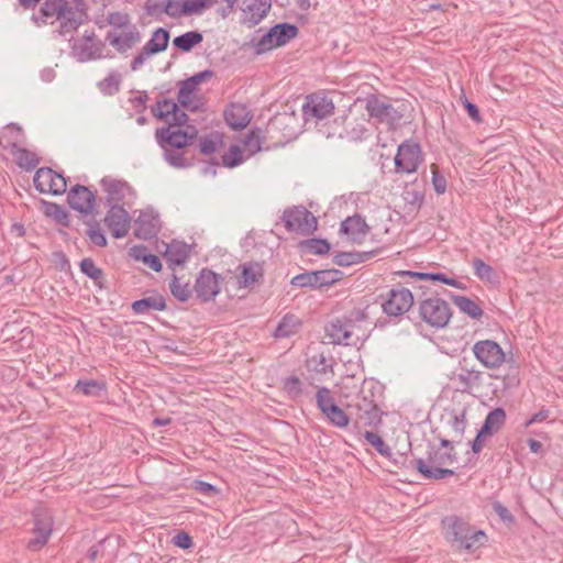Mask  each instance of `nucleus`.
<instances>
[{"label":"nucleus","instance_id":"obj_13","mask_svg":"<svg viewBox=\"0 0 563 563\" xmlns=\"http://www.w3.org/2000/svg\"><path fill=\"white\" fill-rule=\"evenodd\" d=\"M334 112L333 100L323 92H314L306 97L302 114L307 122L322 121Z\"/></svg>","mask_w":563,"mask_h":563},{"label":"nucleus","instance_id":"obj_10","mask_svg":"<svg viewBox=\"0 0 563 563\" xmlns=\"http://www.w3.org/2000/svg\"><path fill=\"white\" fill-rule=\"evenodd\" d=\"M70 49L77 60L85 63L100 59L104 49V43L96 37L93 30L85 31L80 38L74 40Z\"/></svg>","mask_w":563,"mask_h":563},{"label":"nucleus","instance_id":"obj_39","mask_svg":"<svg viewBox=\"0 0 563 563\" xmlns=\"http://www.w3.org/2000/svg\"><path fill=\"white\" fill-rule=\"evenodd\" d=\"M212 77L213 71L210 69H205L180 81V97H190L199 84L207 81Z\"/></svg>","mask_w":563,"mask_h":563},{"label":"nucleus","instance_id":"obj_28","mask_svg":"<svg viewBox=\"0 0 563 563\" xmlns=\"http://www.w3.org/2000/svg\"><path fill=\"white\" fill-rule=\"evenodd\" d=\"M189 254L190 247L188 244L173 241L167 245L166 251L164 252V258L169 264V266H179L187 262Z\"/></svg>","mask_w":563,"mask_h":563},{"label":"nucleus","instance_id":"obj_14","mask_svg":"<svg viewBox=\"0 0 563 563\" xmlns=\"http://www.w3.org/2000/svg\"><path fill=\"white\" fill-rule=\"evenodd\" d=\"M472 351L476 360L486 368L496 369L506 361V354L501 346L493 340L477 341Z\"/></svg>","mask_w":563,"mask_h":563},{"label":"nucleus","instance_id":"obj_48","mask_svg":"<svg viewBox=\"0 0 563 563\" xmlns=\"http://www.w3.org/2000/svg\"><path fill=\"white\" fill-rule=\"evenodd\" d=\"M473 268L476 277L483 282L493 283L497 277L494 268L486 264L482 258L476 257L473 260Z\"/></svg>","mask_w":563,"mask_h":563},{"label":"nucleus","instance_id":"obj_11","mask_svg":"<svg viewBox=\"0 0 563 563\" xmlns=\"http://www.w3.org/2000/svg\"><path fill=\"white\" fill-rule=\"evenodd\" d=\"M285 228L290 232L311 234L317 229V218L303 207L286 209L283 213Z\"/></svg>","mask_w":563,"mask_h":563},{"label":"nucleus","instance_id":"obj_29","mask_svg":"<svg viewBox=\"0 0 563 563\" xmlns=\"http://www.w3.org/2000/svg\"><path fill=\"white\" fill-rule=\"evenodd\" d=\"M400 276H410L411 278L424 282V283H434L440 282L445 285L455 287V288H463L462 284L456 280L455 278L448 277L445 274L442 273H422V272H412V271H400L397 273Z\"/></svg>","mask_w":563,"mask_h":563},{"label":"nucleus","instance_id":"obj_51","mask_svg":"<svg viewBox=\"0 0 563 563\" xmlns=\"http://www.w3.org/2000/svg\"><path fill=\"white\" fill-rule=\"evenodd\" d=\"M316 402L322 415L330 410V407H334L336 405L330 389L324 386L318 388L316 394Z\"/></svg>","mask_w":563,"mask_h":563},{"label":"nucleus","instance_id":"obj_35","mask_svg":"<svg viewBox=\"0 0 563 563\" xmlns=\"http://www.w3.org/2000/svg\"><path fill=\"white\" fill-rule=\"evenodd\" d=\"M452 302L459 310L472 319H479L483 316V309L471 298L460 295L451 296Z\"/></svg>","mask_w":563,"mask_h":563},{"label":"nucleus","instance_id":"obj_43","mask_svg":"<svg viewBox=\"0 0 563 563\" xmlns=\"http://www.w3.org/2000/svg\"><path fill=\"white\" fill-rule=\"evenodd\" d=\"M107 22L110 25L108 31L114 32L137 26L132 22L131 16L128 13L120 11L109 12L107 15Z\"/></svg>","mask_w":563,"mask_h":563},{"label":"nucleus","instance_id":"obj_21","mask_svg":"<svg viewBox=\"0 0 563 563\" xmlns=\"http://www.w3.org/2000/svg\"><path fill=\"white\" fill-rule=\"evenodd\" d=\"M130 216L123 207L119 205L110 206L104 218V223L113 238L121 239L125 236L130 229Z\"/></svg>","mask_w":563,"mask_h":563},{"label":"nucleus","instance_id":"obj_27","mask_svg":"<svg viewBox=\"0 0 563 563\" xmlns=\"http://www.w3.org/2000/svg\"><path fill=\"white\" fill-rule=\"evenodd\" d=\"M158 230V219L150 213H141L134 222L135 235L143 240L153 239Z\"/></svg>","mask_w":563,"mask_h":563},{"label":"nucleus","instance_id":"obj_31","mask_svg":"<svg viewBox=\"0 0 563 563\" xmlns=\"http://www.w3.org/2000/svg\"><path fill=\"white\" fill-rule=\"evenodd\" d=\"M166 301L162 295H155L139 299L132 303V310L135 314H145L151 311H164Z\"/></svg>","mask_w":563,"mask_h":563},{"label":"nucleus","instance_id":"obj_22","mask_svg":"<svg viewBox=\"0 0 563 563\" xmlns=\"http://www.w3.org/2000/svg\"><path fill=\"white\" fill-rule=\"evenodd\" d=\"M197 130L192 128V133L183 130H172L170 126L162 128L156 131L157 142L163 146L164 143L173 148H183L191 143L197 137Z\"/></svg>","mask_w":563,"mask_h":563},{"label":"nucleus","instance_id":"obj_19","mask_svg":"<svg viewBox=\"0 0 563 563\" xmlns=\"http://www.w3.org/2000/svg\"><path fill=\"white\" fill-rule=\"evenodd\" d=\"M52 517L47 511H44L43 514L35 512L34 527L32 529L34 537L27 541V549L32 551L42 549L48 541V538L52 533Z\"/></svg>","mask_w":563,"mask_h":563},{"label":"nucleus","instance_id":"obj_20","mask_svg":"<svg viewBox=\"0 0 563 563\" xmlns=\"http://www.w3.org/2000/svg\"><path fill=\"white\" fill-rule=\"evenodd\" d=\"M69 207L80 213H91L96 206V194L88 187L75 185L67 195Z\"/></svg>","mask_w":563,"mask_h":563},{"label":"nucleus","instance_id":"obj_12","mask_svg":"<svg viewBox=\"0 0 563 563\" xmlns=\"http://www.w3.org/2000/svg\"><path fill=\"white\" fill-rule=\"evenodd\" d=\"M422 163L421 147L419 143L407 140L402 142L395 156L396 173H415Z\"/></svg>","mask_w":563,"mask_h":563},{"label":"nucleus","instance_id":"obj_34","mask_svg":"<svg viewBox=\"0 0 563 563\" xmlns=\"http://www.w3.org/2000/svg\"><path fill=\"white\" fill-rule=\"evenodd\" d=\"M11 154L18 166L27 172L34 169L40 164L37 155L27 148L19 146L11 151Z\"/></svg>","mask_w":563,"mask_h":563},{"label":"nucleus","instance_id":"obj_17","mask_svg":"<svg viewBox=\"0 0 563 563\" xmlns=\"http://www.w3.org/2000/svg\"><path fill=\"white\" fill-rule=\"evenodd\" d=\"M449 380L455 391L471 393L482 385L483 373L474 367L459 366L450 373Z\"/></svg>","mask_w":563,"mask_h":563},{"label":"nucleus","instance_id":"obj_53","mask_svg":"<svg viewBox=\"0 0 563 563\" xmlns=\"http://www.w3.org/2000/svg\"><path fill=\"white\" fill-rule=\"evenodd\" d=\"M331 409L328 410L323 416L335 427L338 428H345L347 427L350 422V418L347 413L344 412L342 408H340L338 405L334 407H330Z\"/></svg>","mask_w":563,"mask_h":563},{"label":"nucleus","instance_id":"obj_7","mask_svg":"<svg viewBox=\"0 0 563 563\" xmlns=\"http://www.w3.org/2000/svg\"><path fill=\"white\" fill-rule=\"evenodd\" d=\"M418 312L423 322L435 329L444 328L452 317L449 303L438 297L420 300Z\"/></svg>","mask_w":563,"mask_h":563},{"label":"nucleus","instance_id":"obj_16","mask_svg":"<svg viewBox=\"0 0 563 563\" xmlns=\"http://www.w3.org/2000/svg\"><path fill=\"white\" fill-rule=\"evenodd\" d=\"M222 282L220 274L208 268L201 269L194 285L196 297L202 302L213 300L221 290Z\"/></svg>","mask_w":563,"mask_h":563},{"label":"nucleus","instance_id":"obj_6","mask_svg":"<svg viewBox=\"0 0 563 563\" xmlns=\"http://www.w3.org/2000/svg\"><path fill=\"white\" fill-rule=\"evenodd\" d=\"M347 409L364 426L375 427L382 422L383 412L374 400V394L371 390L362 389L347 405Z\"/></svg>","mask_w":563,"mask_h":563},{"label":"nucleus","instance_id":"obj_24","mask_svg":"<svg viewBox=\"0 0 563 563\" xmlns=\"http://www.w3.org/2000/svg\"><path fill=\"white\" fill-rule=\"evenodd\" d=\"M224 120L233 130H243L249 125L252 115L243 103H231L224 110Z\"/></svg>","mask_w":563,"mask_h":563},{"label":"nucleus","instance_id":"obj_38","mask_svg":"<svg viewBox=\"0 0 563 563\" xmlns=\"http://www.w3.org/2000/svg\"><path fill=\"white\" fill-rule=\"evenodd\" d=\"M74 390L80 391L88 397H100L107 391V384L102 380L79 379Z\"/></svg>","mask_w":563,"mask_h":563},{"label":"nucleus","instance_id":"obj_42","mask_svg":"<svg viewBox=\"0 0 563 563\" xmlns=\"http://www.w3.org/2000/svg\"><path fill=\"white\" fill-rule=\"evenodd\" d=\"M122 84V76L117 70H112L106 78L100 80L97 86L99 90L106 96H113L120 91Z\"/></svg>","mask_w":563,"mask_h":563},{"label":"nucleus","instance_id":"obj_40","mask_svg":"<svg viewBox=\"0 0 563 563\" xmlns=\"http://www.w3.org/2000/svg\"><path fill=\"white\" fill-rule=\"evenodd\" d=\"M300 324V320L295 314L288 313L278 323L274 336L276 339L289 338L298 331Z\"/></svg>","mask_w":563,"mask_h":563},{"label":"nucleus","instance_id":"obj_15","mask_svg":"<svg viewBox=\"0 0 563 563\" xmlns=\"http://www.w3.org/2000/svg\"><path fill=\"white\" fill-rule=\"evenodd\" d=\"M34 187L41 194L54 196L63 195L67 189V181L64 175L54 172L49 167H41L34 175Z\"/></svg>","mask_w":563,"mask_h":563},{"label":"nucleus","instance_id":"obj_44","mask_svg":"<svg viewBox=\"0 0 563 563\" xmlns=\"http://www.w3.org/2000/svg\"><path fill=\"white\" fill-rule=\"evenodd\" d=\"M169 289L172 295L180 302L187 301L194 291V288L190 287L189 283H181L180 278L175 274L172 275Z\"/></svg>","mask_w":563,"mask_h":563},{"label":"nucleus","instance_id":"obj_52","mask_svg":"<svg viewBox=\"0 0 563 563\" xmlns=\"http://www.w3.org/2000/svg\"><path fill=\"white\" fill-rule=\"evenodd\" d=\"M177 106L172 99H163L156 102V109H152V111L157 119L169 121V117L177 110Z\"/></svg>","mask_w":563,"mask_h":563},{"label":"nucleus","instance_id":"obj_59","mask_svg":"<svg viewBox=\"0 0 563 563\" xmlns=\"http://www.w3.org/2000/svg\"><path fill=\"white\" fill-rule=\"evenodd\" d=\"M156 54L157 53H155L152 48L147 47V45L145 44L131 60V63H130L131 70L132 71L139 70L145 64L147 58H150L151 56L156 55Z\"/></svg>","mask_w":563,"mask_h":563},{"label":"nucleus","instance_id":"obj_62","mask_svg":"<svg viewBox=\"0 0 563 563\" xmlns=\"http://www.w3.org/2000/svg\"><path fill=\"white\" fill-rule=\"evenodd\" d=\"M465 417H466V411L462 410L460 413L453 415L449 420V424L451 426V428L453 429L455 434L459 435L460 438L463 435L464 430H465V426H466Z\"/></svg>","mask_w":563,"mask_h":563},{"label":"nucleus","instance_id":"obj_37","mask_svg":"<svg viewBox=\"0 0 563 563\" xmlns=\"http://www.w3.org/2000/svg\"><path fill=\"white\" fill-rule=\"evenodd\" d=\"M203 40V36L198 31H188L181 35L174 37L173 46L181 52L188 53L195 46L200 44Z\"/></svg>","mask_w":563,"mask_h":563},{"label":"nucleus","instance_id":"obj_57","mask_svg":"<svg viewBox=\"0 0 563 563\" xmlns=\"http://www.w3.org/2000/svg\"><path fill=\"white\" fill-rule=\"evenodd\" d=\"M184 11L187 15L200 14L213 5V0H184Z\"/></svg>","mask_w":563,"mask_h":563},{"label":"nucleus","instance_id":"obj_4","mask_svg":"<svg viewBox=\"0 0 563 563\" xmlns=\"http://www.w3.org/2000/svg\"><path fill=\"white\" fill-rule=\"evenodd\" d=\"M455 455L451 452H441L439 449L430 448L426 459L418 457L410 461L419 474L426 479H443L454 475V471L444 467L454 462Z\"/></svg>","mask_w":563,"mask_h":563},{"label":"nucleus","instance_id":"obj_5","mask_svg":"<svg viewBox=\"0 0 563 563\" xmlns=\"http://www.w3.org/2000/svg\"><path fill=\"white\" fill-rule=\"evenodd\" d=\"M318 131L327 139L339 137L350 142H358L365 137L367 129L363 120L342 115L330 123H322Z\"/></svg>","mask_w":563,"mask_h":563},{"label":"nucleus","instance_id":"obj_54","mask_svg":"<svg viewBox=\"0 0 563 563\" xmlns=\"http://www.w3.org/2000/svg\"><path fill=\"white\" fill-rule=\"evenodd\" d=\"M243 162V154L239 145L232 144L222 155V165L228 168L239 166Z\"/></svg>","mask_w":563,"mask_h":563},{"label":"nucleus","instance_id":"obj_45","mask_svg":"<svg viewBox=\"0 0 563 563\" xmlns=\"http://www.w3.org/2000/svg\"><path fill=\"white\" fill-rule=\"evenodd\" d=\"M343 272L335 268L314 271L317 288L329 287L343 278Z\"/></svg>","mask_w":563,"mask_h":563},{"label":"nucleus","instance_id":"obj_46","mask_svg":"<svg viewBox=\"0 0 563 563\" xmlns=\"http://www.w3.org/2000/svg\"><path fill=\"white\" fill-rule=\"evenodd\" d=\"M170 38V33L168 30L164 27H157L152 37L146 42L147 47L152 48L155 53L159 54L166 51L168 46V42Z\"/></svg>","mask_w":563,"mask_h":563},{"label":"nucleus","instance_id":"obj_49","mask_svg":"<svg viewBox=\"0 0 563 563\" xmlns=\"http://www.w3.org/2000/svg\"><path fill=\"white\" fill-rule=\"evenodd\" d=\"M301 247L310 254L324 255L330 251V243L323 239H309L300 243Z\"/></svg>","mask_w":563,"mask_h":563},{"label":"nucleus","instance_id":"obj_18","mask_svg":"<svg viewBox=\"0 0 563 563\" xmlns=\"http://www.w3.org/2000/svg\"><path fill=\"white\" fill-rule=\"evenodd\" d=\"M106 42L119 54H125L142 41V33L137 26L121 31H108Z\"/></svg>","mask_w":563,"mask_h":563},{"label":"nucleus","instance_id":"obj_1","mask_svg":"<svg viewBox=\"0 0 563 563\" xmlns=\"http://www.w3.org/2000/svg\"><path fill=\"white\" fill-rule=\"evenodd\" d=\"M87 19L85 4L77 2L76 5H70L68 0H44L40 14L32 15V21L37 26L58 21L59 26L54 33L60 36L76 31Z\"/></svg>","mask_w":563,"mask_h":563},{"label":"nucleus","instance_id":"obj_56","mask_svg":"<svg viewBox=\"0 0 563 563\" xmlns=\"http://www.w3.org/2000/svg\"><path fill=\"white\" fill-rule=\"evenodd\" d=\"M364 438L366 441L372 444L375 450L383 456H386L388 459L391 457V449L388 444L385 443V441L375 432L366 431L364 433Z\"/></svg>","mask_w":563,"mask_h":563},{"label":"nucleus","instance_id":"obj_9","mask_svg":"<svg viewBox=\"0 0 563 563\" xmlns=\"http://www.w3.org/2000/svg\"><path fill=\"white\" fill-rule=\"evenodd\" d=\"M383 312L388 317H400L405 314L413 305L412 292L401 286L389 289L386 294L379 295Z\"/></svg>","mask_w":563,"mask_h":563},{"label":"nucleus","instance_id":"obj_61","mask_svg":"<svg viewBox=\"0 0 563 563\" xmlns=\"http://www.w3.org/2000/svg\"><path fill=\"white\" fill-rule=\"evenodd\" d=\"M164 157L173 167L184 168L190 165L181 153H177L172 150H165Z\"/></svg>","mask_w":563,"mask_h":563},{"label":"nucleus","instance_id":"obj_36","mask_svg":"<svg viewBox=\"0 0 563 563\" xmlns=\"http://www.w3.org/2000/svg\"><path fill=\"white\" fill-rule=\"evenodd\" d=\"M24 140L25 135L23 129L16 123L8 124L0 136V143L5 142L4 147H10L11 151L19 147V143H23Z\"/></svg>","mask_w":563,"mask_h":563},{"label":"nucleus","instance_id":"obj_33","mask_svg":"<svg viewBox=\"0 0 563 563\" xmlns=\"http://www.w3.org/2000/svg\"><path fill=\"white\" fill-rule=\"evenodd\" d=\"M79 268L84 275H86L88 278L93 280L95 285L99 289L106 288V285L103 283L104 273L100 267H98L95 264L92 258H90V257L82 258L79 263Z\"/></svg>","mask_w":563,"mask_h":563},{"label":"nucleus","instance_id":"obj_26","mask_svg":"<svg viewBox=\"0 0 563 563\" xmlns=\"http://www.w3.org/2000/svg\"><path fill=\"white\" fill-rule=\"evenodd\" d=\"M236 271H240L238 283L242 288L253 287L263 277V267L256 262L240 264Z\"/></svg>","mask_w":563,"mask_h":563},{"label":"nucleus","instance_id":"obj_64","mask_svg":"<svg viewBox=\"0 0 563 563\" xmlns=\"http://www.w3.org/2000/svg\"><path fill=\"white\" fill-rule=\"evenodd\" d=\"M192 488L200 493L201 495L209 497L214 496L219 493V489L214 485L203 481H195L192 483Z\"/></svg>","mask_w":563,"mask_h":563},{"label":"nucleus","instance_id":"obj_23","mask_svg":"<svg viewBox=\"0 0 563 563\" xmlns=\"http://www.w3.org/2000/svg\"><path fill=\"white\" fill-rule=\"evenodd\" d=\"M100 184L107 192V203L109 206L118 205L123 201L132 191V188L126 181L111 177H103Z\"/></svg>","mask_w":563,"mask_h":563},{"label":"nucleus","instance_id":"obj_55","mask_svg":"<svg viewBox=\"0 0 563 563\" xmlns=\"http://www.w3.org/2000/svg\"><path fill=\"white\" fill-rule=\"evenodd\" d=\"M87 236L89 238L90 242L93 245H97L99 247L107 246V238L102 230L100 229V225L97 221H89L88 222V229L86 232Z\"/></svg>","mask_w":563,"mask_h":563},{"label":"nucleus","instance_id":"obj_41","mask_svg":"<svg viewBox=\"0 0 563 563\" xmlns=\"http://www.w3.org/2000/svg\"><path fill=\"white\" fill-rule=\"evenodd\" d=\"M272 30L275 31V45L279 46L287 44L298 34V27L287 22L278 23Z\"/></svg>","mask_w":563,"mask_h":563},{"label":"nucleus","instance_id":"obj_50","mask_svg":"<svg viewBox=\"0 0 563 563\" xmlns=\"http://www.w3.org/2000/svg\"><path fill=\"white\" fill-rule=\"evenodd\" d=\"M43 203L45 206V214L47 217L53 218L59 224L67 225L68 213L63 206L46 201H43Z\"/></svg>","mask_w":563,"mask_h":563},{"label":"nucleus","instance_id":"obj_63","mask_svg":"<svg viewBox=\"0 0 563 563\" xmlns=\"http://www.w3.org/2000/svg\"><path fill=\"white\" fill-rule=\"evenodd\" d=\"M277 46L278 45H275V31L271 27L257 42L256 51L257 53H263Z\"/></svg>","mask_w":563,"mask_h":563},{"label":"nucleus","instance_id":"obj_25","mask_svg":"<svg viewBox=\"0 0 563 563\" xmlns=\"http://www.w3.org/2000/svg\"><path fill=\"white\" fill-rule=\"evenodd\" d=\"M244 20L250 25L258 24L267 15L272 7V0H244Z\"/></svg>","mask_w":563,"mask_h":563},{"label":"nucleus","instance_id":"obj_3","mask_svg":"<svg viewBox=\"0 0 563 563\" xmlns=\"http://www.w3.org/2000/svg\"><path fill=\"white\" fill-rule=\"evenodd\" d=\"M442 525L445 529V539L459 550L474 551L487 541L483 530H475L460 517H446Z\"/></svg>","mask_w":563,"mask_h":563},{"label":"nucleus","instance_id":"obj_32","mask_svg":"<svg viewBox=\"0 0 563 563\" xmlns=\"http://www.w3.org/2000/svg\"><path fill=\"white\" fill-rule=\"evenodd\" d=\"M506 412L503 408L498 407L493 409L486 416L483 426L479 429V435H493L505 423Z\"/></svg>","mask_w":563,"mask_h":563},{"label":"nucleus","instance_id":"obj_2","mask_svg":"<svg viewBox=\"0 0 563 563\" xmlns=\"http://www.w3.org/2000/svg\"><path fill=\"white\" fill-rule=\"evenodd\" d=\"M365 322L362 311H353L349 316L332 319L325 325V333L333 344L357 346L366 338Z\"/></svg>","mask_w":563,"mask_h":563},{"label":"nucleus","instance_id":"obj_8","mask_svg":"<svg viewBox=\"0 0 563 563\" xmlns=\"http://www.w3.org/2000/svg\"><path fill=\"white\" fill-rule=\"evenodd\" d=\"M365 109L371 118L388 124L390 129L397 128L404 118V108H396L376 95L366 97Z\"/></svg>","mask_w":563,"mask_h":563},{"label":"nucleus","instance_id":"obj_58","mask_svg":"<svg viewBox=\"0 0 563 563\" xmlns=\"http://www.w3.org/2000/svg\"><path fill=\"white\" fill-rule=\"evenodd\" d=\"M290 285H292L295 287H300V288L309 287V288L318 289L317 284H316L314 271L305 272V273L294 276L290 280Z\"/></svg>","mask_w":563,"mask_h":563},{"label":"nucleus","instance_id":"obj_60","mask_svg":"<svg viewBox=\"0 0 563 563\" xmlns=\"http://www.w3.org/2000/svg\"><path fill=\"white\" fill-rule=\"evenodd\" d=\"M184 0H166L165 5L163 8L164 13H166L170 18H180L187 16L184 11Z\"/></svg>","mask_w":563,"mask_h":563},{"label":"nucleus","instance_id":"obj_30","mask_svg":"<svg viewBox=\"0 0 563 563\" xmlns=\"http://www.w3.org/2000/svg\"><path fill=\"white\" fill-rule=\"evenodd\" d=\"M368 227L365 220L358 216L347 217L341 222L340 232L349 235L353 241L363 238L367 233Z\"/></svg>","mask_w":563,"mask_h":563},{"label":"nucleus","instance_id":"obj_47","mask_svg":"<svg viewBox=\"0 0 563 563\" xmlns=\"http://www.w3.org/2000/svg\"><path fill=\"white\" fill-rule=\"evenodd\" d=\"M369 257L368 253L361 252H340L333 257V263L338 266H351L364 262Z\"/></svg>","mask_w":563,"mask_h":563}]
</instances>
